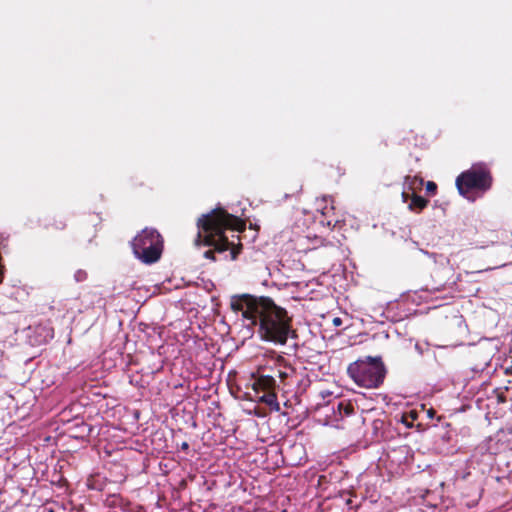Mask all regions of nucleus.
<instances>
[{"label": "nucleus", "mask_w": 512, "mask_h": 512, "mask_svg": "<svg viewBox=\"0 0 512 512\" xmlns=\"http://www.w3.org/2000/svg\"><path fill=\"white\" fill-rule=\"evenodd\" d=\"M278 376L283 381L285 378H287L288 374L284 371H279Z\"/></svg>", "instance_id": "nucleus-14"}, {"label": "nucleus", "mask_w": 512, "mask_h": 512, "mask_svg": "<svg viewBox=\"0 0 512 512\" xmlns=\"http://www.w3.org/2000/svg\"><path fill=\"white\" fill-rule=\"evenodd\" d=\"M254 382L252 384V388L255 392L263 391H273L276 389V380L273 376L270 375H259L255 377L253 375Z\"/></svg>", "instance_id": "nucleus-6"}, {"label": "nucleus", "mask_w": 512, "mask_h": 512, "mask_svg": "<svg viewBox=\"0 0 512 512\" xmlns=\"http://www.w3.org/2000/svg\"><path fill=\"white\" fill-rule=\"evenodd\" d=\"M405 183L408 186L409 190L414 191L415 189H420L423 185V179L418 176H406Z\"/></svg>", "instance_id": "nucleus-10"}, {"label": "nucleus", "mask_w": 512, "mask_h": 512, "mask_svg": "<svg viewBox=\"0 0 512 512\" xmlns=\"http://www.w3.org/2000/svg\"><path fill=\"white\" fill-rule=\"evenodd\" d=\"M81 427H82V430H86V429L89 430L88 425L85 423H81Z\"/></svg>", "instance_id": "nucleus-18"}, {"label": "nucleus", "mask_w": 512, "mask_h": 512, "mask_svg": "<svg viewBox=\"0 0 512 512\" xmlns=\"http://www.w3.org/2000/svg\"><path fill=\"white\" fill-rule=\"evenodd\" d=\"M402 197H403V200L406 202V201H407V199H408V197H409V195H408V193L403 192V193H402Z\"/></svg>", "instance_id": "nucleus-16"}, {"label": "nucleus", "mask_w": 512, "mask_h": 512, "mask_svg": "<svg viewBox=\"0 0 512 512\" xmlns=\"http://www.w3.org/2000/svg\"><path fill=\"white\" fill-rule=\"evenodd\" d=\"M197 235L194 240L196 247H210L204 252L203 257L213 262L218 261L216 254H224L223 260L235 261L242 252L243 245L238 235L232 234V239L226 235V231L241 232L245 229V223L225 209L218 207L197 219Z\"/></svg>", "instance_id": "nucleus-2"}, {"label": "nucleus", "mask_w": 512, "mask_h": 512, "mask_svg": "<svg viewBox=\"0 0 512 512\" xmlns=\"http://www.w3.org/2000/svg\"><path fill=\"white\" fill-rule=\"evenodd\" d=\"M131 248L141 262L153 264L161 258L163 238L156 229L146 227L133 238Z\"/></svg>", "instance_id": "nucleus-4"}, {"label": "nucleus", "mask_w": 512, "mask_h": 512, "mask_svg": "<svg viewBox=\"0 0 512 512\" xmlns=\"http://www.w3.org/2000/svg\"><path fill=\"white\" fill-rule=\"evenodd\" d=\"M333 324H334L335 326H339V325H341V324H342V320H341L339 317H335V318L333 319Z\"/></svg>", "instance_id": "nucleus-13"}, {"label": "nucleus", "mask_w": 512, "mask_h": 512, "mask_svg": "<svg viewBox=\"0 0 512 512\" xmlns=\"http://www.w3.org/2000/svg\"><path fill=\"white\" fill-rule=\"evenodd\" d=\"M493 178L490 170L484 164L473 165L456 178V187L460 195L471 199L473 190L486 192L492 186Z\"/></svg>", "instance_id": "nucleus-5"}, {"label": "nucleus", "mask_w": 512, "mask_h": 512, "mask_svg": "<svg viewBox=\"0 0 512 512\" xmlns=\"http://www.w3.org/2000/svg\"><path fill=\"white\" fill-rule=\"evenodd\" d=\"M67 227L66 219L62 215L50 217L45 224V228L50 231H63Z\"/></svg>", "instance_id": "nucleus-7"}, {"label": "nucleus", "mask_w": 512, "mask_h": 512, "mask_svg": "<svg viewBox=\"0 0 512 512\" xmlns=\"http://www.w3.org/2000/svg\"><path fill=\"white\" fill-rule=\"evenodd\" d=\"M411 201L408 205V208L416 213H420L423 209H425L429 203L427 199L422 196L417 195L416 193H412L410 197Z\"/></svg>", "instance_id": "nucleus-8"}, {"label": "nucleus", "mask_w": 512, "mask_h": 512, "mask_svg": "<svg viewBox=\"0 0 512 512\" xmlns=\"http://www.w3.org/2000/svg\"><path fill=\"white\" fill-rule=\"evenodd\" d=\"M88 274L85 270L79 269L74 274V279L76 282H83L87 279Z\"/></svg>", "instance_id": "nucleus-11"}, {"label": "nucleus", "mask_w": 512, "mask_h": 512, "mask_svg": "<svg viewBox=\"0 0 512 512\" xmlns=\"http://www.w3.org/2000/svg\"><path fill=\"white\" fill-rule=\"evenodd\" d=\"M259 401L269 406L271 410L277 412L280 410V405L277 400V394L275 390L265 392L262 396L259 397Z\"/></svg>", "instance_id": "nucleus-9"}, {"label": "nucleus", "mask_w": 512, "mask_h": 512, "mask_svg": "<svg viewBox=\"0 0 512 512\" xmlns=\"http://www.w3.org/2000/svg\"><path fill=\"white\" fill-rule=\"evenodd\" d=\"M386 367L380 356H367L350 363L347 368L349 377L360 387L375 389L380 387L386 376Z\"/></svg>", "instance_id": "nucleus-3"}, {"label": "nucleus", "mask_w": 512, "mask_h": 512, "mask_svg": "<svg viewBox=\"0 0 512 512\" xmlns=\"http://www.w3.org/2000/svg\"><path fill=\"white\" fill-rule=\"evenodd\" d=\"M181 449L184 450V451L188 450L189 449V444L187 442H183L181 444Z\"/></svg>", "instance_id": "nucleus-15"}, {"label": "nucleus", "mask_w": 512, "mask_h": 512, "mask_svg": "<svg viewBox=\"0 0 512 512\" xmlns=\"http://www.w3.org/2000/svg\"><path fill=\"white\" fill-rule=\"evenodd\" d=\"M426 191H427V193H429V194H432V195H433V194H435V193H436V191H437V185H436V183H435V182H433V181H428V182L426 183Z\"/></svg>", "instance_id": "nucleus-12"}, {"label": "nucleus", "mask_w": 512, "mask_h": 512, "mask_svg": "<svg viewBox=\"0 0 512 512\" xmlns=\"http://www.w3.org/2000/svg\"><path fill=\"white\" fill-rule=\"evenodd\" d=\"M230 306L233 311L241 312L252 326H258L257 333L263 341L285 345L290 336L296 337L292 317L269 297L233 296Z\"/></svg>", "instance_id": "nucleus-1"}, {"label": "nucleus", "mask_w": 512, "mask_h": 512, "mask_svg": "<svg viewBox=\"0 0 512 512\" xmlns=\"http://www.w3.org/2000/svg\"><path fill=\"white\" fill-rule=\"evenodd\" d=\"M336 223H337V220H335V221H334V223H332V221H331V220H328L326 224H327L328 226H335V224H336Z\"/></svg>", "instance_id": "nucleus-17"}]
</instances>
